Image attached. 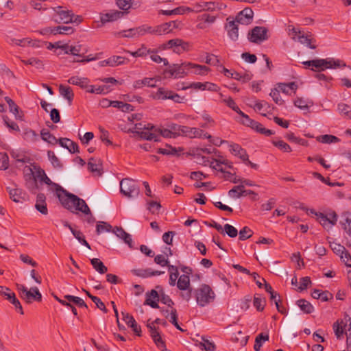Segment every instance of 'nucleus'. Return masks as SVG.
Here are the masks:
<instances>
[{"label":"nucleus","mask_w":351,"mask_h":351,"mask_svg":"<svg viewBox=\"0 0 351 351\" xmlns=\"http://www.w3.org/2000/svg\"><path fill=\"white\" fill-rule=\"evenodd\" d=\"M56 186L57 187V196L65 208L68 210L75 208L76 211L81 212L83 214H90V210L83 199L68 193L59 185Z\"/></svg>","instance_id":"obj_1"},{"label":"nucleus","mask_w":351,"mask_h":351,"mask_svg":"<svg viewBox=\"0 0 351 351\" xmlns=\"http://www.w3.org/2000/svg\"><path fill=\"white\" fill-rule=\"evenodd\" d=\"M303 64L306 67H311L314 71H322L327 69H337L341 66H346V64L340 60L332 58L315 59L303 62Z\"/></svg>","instance_id":"obj_2"},{"label":"nucleus","mask_w":351,"mask_h":351,"mask_svg":"<svg viewBox=\"0 0 351 351\" xmlns=\"http://www.w3.org/2000/svg\"><path fill=\"white\" fill-rule=\"evenodd\" d=\"M195 299L197 304L204 307L213 302L215 298V292L207 285H202L197 289L195 292Z\"/></svg>","instance_id":"obj_3"},{"label":"nucleus","mask_w":351,"mask_h":351,"mask_svg":"<svg viewBox=\"0 0 351 351\" xmlns=\"http://www.w3.org/2000/svg\"><path fill=\"white\" fill-rule=\"evenodd\" d=\"M192 45L190 43L184 41L180 38H175L168 40L167 43L162 44L159 47L160 50L172 49V51L178 54H180L184 51H189L191 49Z\"/></svg>","instance_id":"obj_4"},{"label":"nucleus","mask_w":351,"mask_h":351,"mask_svg":"<svg viewBox=\"0 0 351 351\" xmlns=\"http://www.w3.org/2000/svg\"><path fill=\"white\" fill-rule=\"evenodd\" d=\"M120 191L124 196L133 198L139 195L140 189L135 180L124 178L120 182Z\"/></svg>","instance_id":"obj_5"},{"label":"nucleus","mask_w":351,"mask_h":351,"mask_svg":"<svg viewBox=\"0 0 351 351\" xmlns=\"http://www.w3.org/2000/svg\"><path fill=\"white\" fill-rule=\"evenodd\" d=\"M53 20L57 23L68 24L72 21V11L65 7L57 6L53 8Z\"/></svg>","instance_id":"obj_6"},{"label":"nucleus","mask_w":351,"mask_h":351,"mask_svg":"<svg viewBox=\"0 0 351 351\" xmlns=\"http://www.w3.org/2000/svg\"><path fill=\"white\" fill-rule=\"evenodd\" d=\"M317 221L326 230H330L335 225H336L338 219L337 213L334 211L324 214L322 213H315Z\"/></svg>","instance_id":"obj_7"},{"label":"nucleus","mask_w":351,"mask_h":351,"mask_svg":"<svg viewBox=\"0 0 351 351\" xmlns=\"http://www.w3.org/2000/svg\"><path fill=\"white\" fill-rule=\"evenodd\" d=\"M187 62L180 64H174L165 70L164 75L165 77L180 78L188 75Z\"/></svg>","instance_id":"obj_8"},{"label":"nucleus","mask_w":351,"mask_h":351,"mask_svg":"<svg viewBox=\"0 0 351 351\" xmlns=\"http://www.w3.org/2000/svg\"><path fill=\"white\" fill-rule=\"evenodd\" d=\"M267 29L264 27H255L249 34V40L254 43H260L267 39Z\"/></svg>","instance_id":"obj_9"},{"label":"nucleus","mask_w":351,"mask_h":351,"mask_svg":"<svg viewBox=\"0 0 351 351\" xmlns=\"http://www.w3.org/2000/svg\"><path fill=\"white\" fill-rule=\"evenodd\" d=\"M182 134L189 138H212L211 135L205 132L204 130L197 128H190L187 126H183Z\"/></svg>","instance_id":"obj_10"},{"label":"nucleus","mask_w":351,"mask_h":351,"mask_svg":"<svg viewBox=\"0 0 351 351\" xmlns=\"http://www.w3.org/2000/svg\"><path fill=\"white\" fill-rule=\"evenodd\" d=\"M10 44L23 47H32L34 48H39L42 47V43L38 40H33L30 38H24L21 39L11 38Z\"/></svg>","instance_id":"obj_11"},{"label":"nucleus","mask_w":351,"mask_h":351,"mask_svg":"<svg viewBox=\"0 0 351 351\" xmlns=\"http://www.w3.org/2000/svg\"><path fill=\"white\" fill-rule=\"evenodd\" d=\"M215 21V16L204 13L197 16L196 27L199 29H206L213 24Z\"/></svg>","instance_id":"obj_12"},{"label":"nucleus","mask_w":351,"mask_h":351,"mask_svg":"<svg viewBox=\"0 0 351 351\" xmlns=\"http://www.w3.org/2000/svg\"><path fill=\"white\" fill-rule=\"evenodd\" d=\"M253 11L250 8H245L236 16L234 21L242 25H248L252 21Z\"/></svg>","instance_id":"obj_13"},{"label":"nucleus","mask_w":351,"mask_h":351,"mask_svg":"<svg viewBox=\"0 0 351 351\" xmlns=\"http://www.w3.org/2000/svg\"><path fill=\"white\" fill-rule=\"evenodd\" d=\"M229 150L233 156L241 159L243 162L247 160L248 154L247 152L239 144L231 143L229 145Z\"/></svg>","instance_id":"obj_14"},{"label":"nucleus","mask_w":351,"mask_h":351,"mask_svg":"<svg viewBox=\"0 0 351 351\" xmlns=\"http://www.w3.org/2000/svg\"><path fill=\"white\" fill-rule=\"evenodd\" d=\"M35 169H36V171L34 173V172H33L32 168H30V167L28 168V170L29 171L31 174H32L34 182L36 181V179H39L41 182H45L47 185H53L56 187V190L57 191V187L56 186L57 184H54L51 182V180L47 177V176L46 175V173L43 169H42L40 168H37V169L35 168Z\"/></svg>","instance_id":"obj_15"},{"label":"nucleus","mask_w":351,"mask_h":351,"mask_svg":"<svg viewBox=\"0 0 351 351\" xmlns=\"http://www.w3.org/2000/svg\"><path fill=\"white\" fill-rule=\"evenodd\" d=\"M175 24V22L165 23L161 25L152 27L151 26V34L156 35H163L169 34L171 32V27Z\"/></svg>","instance_id":"obj_16"},{"label":"nucleus","mask_w":351,"mask_h":351,"mask_svg":"<svg viewBox=\"0 0 351 351\" xmlns=\"http://www.w3.org/2000/svg\"><path fill=\"white\" fill-rule=\"evenodd\" d=\"M112 232L118 238L122 239L130 248L132 247V239L131 235L126 232L122 228L116 226L112 228Z\"/></svg>","instance_id":"obj_17"},{"label":"nucleus","mask_w":351,"mask_h":351,"mask_svg":"<svg viewBox=\"0 0 351 351\" xmlns=\"http://www.w3.org/2000/svg\"><path fill=\"white\" fill-rule=\"evenodd\" d=\"M23 300L27 303H30L32 300L41 301L42 295L37 287H32L23 295Z\"/></svg>","instance_id":"obj_18"},{"label":"nucleus","mask_w":351,"mask_h":351,"mask_svg":"<svg viewBox=\"0 0 351 351\" xmlns=\"http://www.w3.org/2000/svg\"><path fill=\"white\" fill-rule=\"evenodd\" d=\"M160 296L156 290H152L149 293L146 294V300L144 302L145 305H149L154 308H159L158 302L159 301Z\"/></svg>","instance_id":"obj_19"},{"label":"nucleus","mask_w":351,"mask_h":351,"mask_svg":"<svg viewBox=\"0 0 351 351\" xmlns=\"http://www.w3.org/2000/svg\"><path fill=\"white\" fill-rule=\"evenodd\" d=\"M187 71L188 74L189 73L197 74V75H205L206 74L208 71L209 68L204 66V65H200L191 62H187Z\"/></svg>","instance_id":"obj_20"},{"label":"nucleus","mask_w":351,"mask_h":351,"mask_svg":"<svg viewBox=\"0 0 351 351\" xmlns=\"http://www.w3.org/2000/svg\"><path fill=\"white\" fill-rule=\"evenodd\" d=\"M147 326L149 328L151 337H152L155 343L158 346H159V343H160L162 346L164 342L161 339L160 333L158 332V328L154 326V322H150V320H148Z\"/></svg>","instance_id":"obj_21"},{"label":"nucleus","mask_w":351,"mask_h":351,"mask_svg":"<svg viewBox=\"0 0 351 351\" xmlns=\"http://www.w3.org/2000/svg\"><path fill=\"white\" fill-rule=\"evenodd\" d=\"M123 13L118 10H111L106 14H102L100 16L101 22L106 23L117 20L123 16Z\"/></svg>","instance_id":"obj_22"},{"label":"nucleus","mask_w":351,"mask_h":351,"mask_svg":"<svg viewBox=\"0 0 351 351\" xmlns=\"http://www.w3.org/2000/svg\"><path fill=\"white\" fill-rule=\"evenodd\" d=\"M45 199V196L43 193L38 194L35 205L36 210L43 215H47L48 213Z\"/></svg>","instance_id":"obj_23"},{"label":"nucleus","mask_w":351,"mask_h":351,"mask_svg":"<svg viewBox=\"0 0 351 351\" xmlns=\"http://www.w3.org/2000/svg\"><path fill=\"white\" fill-rule=\"evenodd\" d=\"M59 144L62 147L66 148L71 153L79 152V147L77 144L69 138L59 139Z\"/></svg>","instance_id":"obj_24"},{"label":"nucleus","mask_w":351,"mask_h":351,"mask_svg":"<svg viewBox=\"0 0 351 351\" xmlns=\"http://www.w3.org/2000/svg\"><path fill=\"white\" fill-rule=\"evenodd\" d=\"M88 169L96 176H101V163L100 160L90 158L88 162Z\"/></svg>","instance_id":"obj_25"},{"label":"nucleus","mask_w":351,"mask_h":351,"mask_svg":"<svg viewBox=\"0 0 351 351\" xmlns=\"http://www.w3.org/2000/svg\"><path fill=\"white\" fill-rule=\"evenodd\" d=\"M226 28L229 37L233 40H237L239 37L237 23L234 21H230L228 22Z\"/></svg>","instance_id":"obj_26"},{"label":"nucleus","mask_w":351,"mask_h":351,"mask_svg":"<svg viewBox=\"0 0 351 351\" xmlns=\"http://www.w3.org/2000/svg\"><path fill=\"white\" fill-rule=\"evenodd\" d=\"M68 82L73 85L79 86L82 88H87L89 83V80L87 77L72 76L68 80Z\"/></svg>","instance_id":"obj_27"},{"label":"nucleus","mask_w":351,"mask_h":351,"mask_svg":"<svg viewBox=\"0 0 351 351\" xmlns=\"http://www.w3.org/2000/svg\"><path fill=\"white\" fill-rule=\"evenodd\" d=\"M138 135L141 138L144 140L154 141L155 142L160 141L159 136L156 131L145 130L143 131H140V134Z\"/></svg>","instance_id":"obj_28"},{"label":"nucleus","mask_w":351,"mask_h":351,"mask_svg":"<svg viewBox=\"0 0 351 351\" xmlns=\"http://www.w3.org/2000/svg\"><path fill=\"white\" fill-rule=\"evenodd\" d=\"M313 101L311 99L298 97L294 101V105L298 108L303 110H308V108L313 106Z\"/></svg>","instance_id":"obj_29"},{"label":"nucleus","mask_w":351,"mask_h":351,"mask_svg":"<svg viewBox=\"0 0 351 351\" xmlns=\"http://www.w3.org/2000/svg\"><path fill=\"white\" fill-rule=\"evenodd\" d=\"M59 92L60 95L68 101L69 104H71L74 97L72 88L69 86L60 85Z\"/></svg>","instance_id":"obj_30"},{"label":"nucleus","mask_w":351,"mask_h":351,"mask_svg":"<svg viewBox=\"0 0 351 351\" xmlns=\"http://www.w3.org/2000/svg\"><path fill=\"white\" fill-rule=\"evenodd\" d=\"M176 285L180 291H186L191 289L190 278L189 276L185 274L181 275L177 281Z\"/></svg>","instance_id":"obj_31"},{"label":"nucleus","mask_w":351,"mask_h":351,"mask_svg":"<svg viewBox=\"0 0 351 351\" xmlns=\"http://www.w3.org/2000/svg\"><path fill=\"white\" fill-rule=\"evenodd\" d=\"M204 165H206L207 164L209 165L210 167L212 168L214 170H216L217 171H220L223 173H225L226 168L221 165V164L219 162V161L217 159H213L211 161L209 160H206L204 157L202 158Z\"/></svg>","instance_id":"obj_32"},{"label":"nucleus","mask_w":351,"mask_h":351,"mask_svg":"<svg viewBox=\"0 0 351 351\" xmlns=\"http://www.w3.org/2000/svg\"><path fill=\"white\" fill-rule=\"evenodd\" d=\"M337 110L343 118L351 119V107L348 104L339 103L337 105Z\"/></svg>","instance_id":"obj_33"},{"label":"nucleus","mask_w":351,"mask_h":351,"mask_svg":"<svg viewBox=\"0 0 351 351\" xmlns=\"http://www.w3.org/2000/svg\"><path fill=\"white\" fill-rule=\"evenodd\" d=\"M60 49L64 51L65 54H72L73 56H80L79 53L81 51V46H69L64 44L60 46Z\"/></svg>","instance_id":"obj_34"},{"label":"nucleus","mask_w":351,"mask_h":351,"mask_svg":"<svg viewBox=\"0 0 351 351\" xmlns=\"http://www.w3.org/2000/svg\"><path fill=\"white\" fill-rule=\"evenodd\" d=\"M231 78L241 81L242 83H246L252 80V75L247 72L241 73L234 71L233 73H231Z\"/></svg>","instance_id":"obj_35"},{"label":"nucleus","mask_w":351,"mask_h":351,"mask_svg":"<svg viewBox=\"0 0 351 351\" xmlns=\"http://www.w3.org/2000/svg\"><path fill=\"white\" fill-rule=\"evenodd\" d=\"M171 90L165 88H159L155 93H153V97L155 99L165 100L169 99Z\"/></svg>","instance_id":"obj_36"},{"label":"nucleus","mask_w":351,"mask_h":351,"mask_svg":"<svg viewBox=\"0 0 351 351\" xmlns=\"http://www.w3.org/2000/svg\"><path fill=\"white\" fill-rule=\"evenodd\" d=\"M244 185L240 184L234 186L232 189L228 191V195L232 198H239L244 195Z\"/></svg>","instance_id":"obj_37"},{"label":"nucleus","mask_w":351,"mask_h":351,"mask_svg":"<svg viewBox=\"0 0 351 351\" xmlns=\"http://www.w3.org/2000/svg\"><path fill=\"white\" fill-rule=\"evenodd\" d=\"M90 263L93 267V268L98 271L99 274H105L108 269L107 267L104 265V263L97 258H92L90 260Z\"/></svg>","instance_id":"obj_38"},{"label":"nucleus","mask_w":351,"mask_h":351,"mask_svg":"<svg viewBox=\"0 0 351 351\" xmlns=\"http://www.w3.org/2000/svg\"><path fill=\"white\" fill-rule=\"evenodd\" d=\"M297 304L300 308V309L305 313H311L314 310V308L311 305V304L304 299L298 300Z\"/></svg>","instance_id":"obj_39"},{"label":"nucleus","mask_w":351,"mask_h":351,"mask_svg":"<svg viewBox=\"0 0 351 351\" xmlns=\"http://www.w3.org/2000/svg\"><path fill=\"white\" fill-rule=\"evenodd\" d=\"M298 41L312 49L316 48V45H315V40L305 36L303 33L298 37Z\"/></svg>","instance_id":"obj_40"},{"label":"nucleus","mask_w":351,"mask_h":351,"mask_svg":"<svg viewBox=\"0 0 351 351\" xmlns=\"http://www.w3.org/2000/svg\"><path fill=\"white\" fill-rule=\"evenodd\" d=\"M87 92L90 93H96V94H106L109 92L108 86H99L98 87H95L93 85H88L87 87Z\"/></svg>","instance_id":"obj_41"},{"label":"nucleus","mask_w":351,"mask_h":351,"mask_svg":"<svg viewBox=\"0 0 351 351\" xmlns=\"http://www.w3.org/2000/svg\"><path fill=\"white\" fill-rule=\"evenodd\" d=\"M344 221L342 223L343 228L346 234L351 237V213H346L343 215Z\"/></svg>","instance_id":"obj_42"},{"label":"nucleus","mask_w":351,"mask_h":351,"mask_svg":"<svg viewBox=\"0 0 351 351\" xmlns=\"http://www.w3.org/2000/svg\"><path fill=\"white\" fill-rule=\"evenodd\" d=\"M269 340V335H264L263 333H261L256 336L255 339V343L254 346V349L255 351H259L261 348L263 346V343Z\"/></svg>","instance_id":"obj_43"},{"label":"nucleus","mask_w":351,"mask_h":351,"mask_svg":"<svg viewBox=\"0 0 351 351\" xmlns=\"http://www.w3.org/2000/svg\"><path fill=\"white\" fill-rule=\"evenodd\" d=\"M278 88L282 93L289 94V90H292L293 93H295L298 88V85L295 82H293L288 84L280 83L278 84Z\"/></svg>","instance_id":"obj_44"},{"label":"nucleus","mask_w":351,"mask_h":351,"mask_svg":"<svg viewBox=\"0 0 351 351\" xmlns=\"http://www.w3.org/2000/svg\"><path fill=\"white\" fill-rule=\"evenodd\" d=\"M126 52L134 57H144L146 56L147 54L152 53V51L149 49H147L145 45H142L139 49H138L135 51H127Z\"/></svg>","instance_id":"obj_45"},{"label":"nucleus","mask_w":351,"mask_h":351,"mask_svg":"<svg viewBox=\"0 0 351 351\" xmlns=\"http://www.w3.org/2000/svg\"><path fill=\"white\" fill-rule=\"evenodd\" d=\"M155 130V125H154L152 123H136L134 127V132L136 133L137 134H140V131L143 130Z\"/></svg>","instance_id":"obj_46"},{"label":"nucleus","mask_w":351,"mask_h":351,"mask_svg":"<svg viewBox=\"0 0 351 351\" xmlns=\"http://www.w3.org/2000/svg\"><path fill=\"white\" fill-rule=\"evenodd\" d=\"M240 121L243 125L250 127L252 129H253L254 130H256V129L257 128V127L258 126V125L260 123L256 121L251 119L248 117V115H247L246 114H244L241 117V119Z\"/></svg>","instance_id":"obj_47"},{"label":"nucleus","mask_w":351,"mask_h":351,"mask_svg":"<svg viewBox=\"0 0 351 351\" xmlns=\"http://www.w3.org/2000/svg\"><path fill=\"white\" fill-rule=\"evenodd\" d=\"M108 58L110 60V66L111 67H114L119 65L124 64L128 61V60H127L124 57L119 56H113Z\"/></svg>","instance_id":"obj_48"},{"label":"nucleus","mask_w":351,"mask_h":351,"mask_svg":"<svg viewBox=\"0 0 351 351\" xmlns=\"http://www.w3.org/2000/svg\"><path fill=\"white\" fill-rule=\"evenodd\" d=\"M5 100L8 103V104L9 106L10 111L11 112H12L15 115L16 119H19L21 120L22 119V116L18 115L19 107L14 103V101L12 99H11L10 97H5Z\"/></svg>","instance_id":"obj_49"},{"label":"nucleus","mask_w":351,"mask_h":351,"mask_svg":"<svg viewBox=\"0 0 351 351\" xmlns=\"http://www.w3.org/2000/svg\"><path fill=\"white\" fill-rule=\"evenodd\" d=\"M223 102L226 104L229 108H232L234 112L239 114L241 117L245 114L242 112L237 106L234 101L231 97H228L223 99Z\"/></svg>","instance_id":"obj_50"},{"label":"nucleus","mask_w":351,"mask_h":351,"mask_svg":"<svg viewBox=\"0 0 351 351\" xmlns=\"http://www.w3.org/2000/svg\"><path fill=\"white\" fill-rule=\"evenodd\" d=\"M71 232L78 241L82 244L83 245L87 247L88 249H90V246L88 243L86 241L84 238V234L80 230H77L75 229H71Z\"/></svg>","instance_id":"obj_51"},{"label":"nucleus","mask_w":351,"mask_h":351,"mask_svg":"<svg viewBox=\"0 0 351 351\" xmlns=\"http://www.w3.org/2000/svg\"><path fill=\"white\" fill-rule=\"evenodd\" d=\"M317 141L322 143H333L339 141V139L333 135L324 134L317 137Z\"/></svg>","instance_id":"obj_52"},{"label":"nucleus","mask_w":351,"mask_h":351,"mask_svg":"<svg viewBox=\"0 0 351 351\" xmlns=\"http://www.w3.org/2000/svg\"><path fill=\"white\" fill-rule=\"evenodd\" d=\"M7 190L9 193L10 198L15 202H19L21 199V191L18 188L11 189L8 187Z\"/></svg>","instance_id":"obj_53"},{"label":"nucleus","mask_w":351,"mask_h":351,"mask_svg":"<svg viewBox=\"0 0 351 351\" xmlns=\"http://www.w3.org/2000/svg\"><path fill=\"white\" fill-rule=\"evenodd\" d=\"M64 298L66 300H68L69 302H73L74 304H75L76 305H77L80 307L87 308L86 304L84 302V301L82 298H80L79 297H76V296H73V295H66L64 296Z\"/></svg>","instance_id":"obj_54"},{"label":"nucleus","mask_w":351,"mask_h":351,"mask_svg":"<svg viewBox=\"0 0 351 351\" xmlns=\"http://www.w3.org/2000/svg\"><path fill=\"white\" fill-rule=\"evenodd\" d=\"M335 334L337 339H341L344 334L343 321L337 322L333 325Z\"/></svg>","instance_id":"obj_55"},{"label":"nucleus","mask_w":351,"mask_h":351,"mask_svg":"<svg viewBox=\"0 0 351 351\" xmlns=\"http://www.w3.org/2000/svg\"><path fill=\"white\" fill-rule=\"evenodd\" d=\"M48 158L50 160L51 163L55 168H61L62 163L59 158L56 156L55 153L52 151L47 152Z\"/></svg>","instance_id":"obj_56"},{"label":"nucleus","mask_w":351,"mask_h":351,"mask_svg":"<svg viewBox=\"0 0 351 351\" xmlns=\"http://www.w3.org/2000/svg\"><path fill=\"white\" fill-rule=\"evenodd\" d=\"M147 209L152 214H158L161 205L159 202L156 201H147Z\"/></svg>","instance_id":"obj_57"},{"label":"nucleus","mask_w":351,"mask_h":351,"mask_svg":"<svg viewBox=\"0 0 351 351\" xmlns=\"http://www.w3.org/2000/svg\"><path fill=\"white\" fill-rule=\"evenodd\" d=\"M112 227L111 225L108 224L106 222L101 221L99 222L96 227V232L98 234L104 232H112Z\"/></svg>","instance_id":"obj_58"},{"label":"nucleus","mask_w":351,"mask_h":351,"mask_svg":"<svg viewBox=\"0 0 351 351\" xmlns=\"http://www.w3.org/2000/svg\"><path fill=\"white\" fill-rule=\"evenodd\" d=\"M272 143L274 146H276V147H278V149L285 152H291L292 151L289 145L282 140L273 141Z\"/></svg>","instance_id":"obj_59"},{"label":"nucleus","mask_w":351,"mask_h":351,"mask_svg":"<svg viewBox=\"0 0 351 351\" xmlns=\"http://www.w3.org/2000/svg\"><path fill=\"white\" fill-rule=\"evenodd\" d=\"M202 119L204 121L202 123H199V125L202 128H208L209 127L213 126L215 123L214 120L208 114H203L202 116Z\"/></svg>","instance_id":"obj_60"},{"label":"nucleus","mask_w":351,"mask_h":351,"mask_svg":"<svg viewBox=\"0 0 351 351\" xmlns=\"http://www.w3.org/2000/svg\"><path fill=\"white\" fill-rule=\"evenodd\" d=\"M142 80L143 81L144 86L153 88L156 86V84L160 81V77L156 76L154 77H145Z\"/></svg>","instance_id":"obj_61"},{"label":"nucleus","mask_w":351,"mask_h":351,"mask_svg":"<svg viewBox=\"0 0 351 351\" xmlns=\"http://www.w3.org/2000/svg\"><path fill=\"white\" fill-rule=\"evenodd\" d=\"M167 128L171 132L173 135H174L175 137H177L180 134H182L183 126L182 125H179L176 123H171L168 125Z\"/></svg>","instance_id":"obj_62"},{"label":"nucleus","mask_w":351,"mask_h":351,"mask_svg":"<svg viewBox=\"0 0 351 351\" xmlns=\"http://www.w3.org/2000/svg\"><path fill=\"white\" fill-rule=\"evenodd\" d=\"M41 138L43 141L48 142L49 143L54 144L57 142V139L51 133L45 130L40 132Z\"/></svg>","instance_id":"obj_63"},{"label":"nucleus","mask_w":351,"mask_h":351,"mask_svg":"<svg viewBox=\"0 0 351 351\" xmlns=\"http://www.w3.org/2000/svg\"><path fill=\"white\" fill-rule=\"evenodd\" d=\"M253 304L258 311L264 309L265 306V300L263 298L255 296L254 298Z\"/></svg>","instance_id":"obj_64"}]
</instances>
